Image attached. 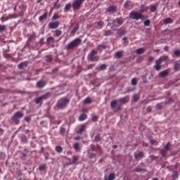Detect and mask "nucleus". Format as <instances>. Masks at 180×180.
Here are the masks:
<instances>
[{"label":"nucleus","mask_w":180,"mask_h":180,"mask_svg":"<svg viewBox=\"0 0 180 180\" xmlns=\"http://www.w3.org/2000/svg\"><path fill=\"white\" fill-rule=\"evenodd\" d=\"M130 101V96H127L123 98H118L117 100H114L110 102V108L112 109H116L115 112H119L122 107L117 105V103H121V105H126V103H129Z\"/></svg>","instance_id":"f257e3e1"},{"label":"nucleus","mask_w":180,"mask_h":180,"mask_svg":"<svg viewBox=\"0 0 180 180\" xmlns=\"http://www.w3.org/2000/svg\"><path fill=\"white\" fill-rule=\"evenodd\" d=\"M97 154H98V155H102V148H101L99 145H90L89 148L87 150L88 158L90 160H92L96 158Z\"/></svg>","instance_id":"f03ea898"},{"label":"nucleus","mask_w":180,"mask_h":180,"mask_svg":"<svg viewBox=\"0 0 180 180\" xmlns=\"http://www.w3.org/2000/svg\"><path fill=\"white\" fill-rule=\"evenodd\" d=\"M70 103V98L68 97H62L56 103V107L58 109H65Z\"/></svg>","instance_id":"7ed1b4c3"},{"label":"nucleus","mask_w":180,"mask_h":180,"mask_svg":"<svg viewBox=\"0 0 180 180\" xmlns=\"http://www.w3.org/2000/svg\"><path fill=\"white\" fill-rule=\"evenodd\" d=\"M129 18L130 19H133L134 20H146V18H147V15H144L141 14L140 12L132 11L129 13Z\"/></svg>","instance_id":"20e7f679"},{"label":"nucleus","mask_w":180,"mask_h":180,"mask_svg":"<svg viewBox=\"0 0 180 180\" xmlns=\"http://www.w3.org/2000/svg\"><path fill=\"white\" fill-rule=\"evenodd\" d=\"M81 43H82V39L76 38L67 45L66 50H74V49H77V47L80 46Z\"/></svg>","instance_id":"39448f33"},{"label":"nucleus","mask_w":180,"mask_h":180,"mask_svg":"<svg viewBox=\"0 0 180 180\" xmlns=\"http://www.w3.org/2000/svg\"><path fill=\"white\" fill-rule=\"evenodd\" d=\"M14 11H17L19 16H23V13L26 11V5L25 3L20 2L14 6Z\"/></svg>","instance_id":"423d86ee"},{"label":"nucleus","mask_w":180,"mask_h":180,"mask_svg":"<svg viewBox=\"0 0 180 180\" xmlns=\"http://www.w3.org/2000/svg\"><path fill=\"white\" fill-rule=\"evenodd\" d=\"M23 116H25L23 112L21 111H18L11 117V120L13 123H15V124H19L20 123V119H22Z\"/></svg>","instance_id":"0eeeda50"},{"label":"nucleus","mask_w":180,"mask_h":180,"mask_svg":"<svg viewBox=\"0 0 180 180\" xmlns=\"http://www.w3.org/2000/svg\"><path fill=\"white\" fill-rule=\"evenodd\" d=\"M51 96V93L47 92L45 94L34 98V102L37 105H41L43 103V101H46V99H49Z\"/></svg>","instance_id":"6e6552de"},{"label":"nucleus","mask_w":180,"mask_h":180,"mask_svg":"<svg viewBox=\"0 0 180 180\" xmlns=\"http://www.w3.org/2000/svg\"><path fill=\"white\" fill-rule=\"evenodd\" d=\"M168 60V56H163L160 57L156 61L155 65V68L156 71H160L161 70V64L163 61H167Z\"/></svg>","instance_id":"1a4fd4ad"},{"label":"nucleus","mask_w":180,"mask_h":180,"mask_svg":"<svg viewBox=\"0 0 180 180\" xmlns=\"http://www.w3.org/2000/svg\"><path fill=\"white\" fill-rule=\"evenodd\" d=\"M98 54V51L96 50H92L90 53H89L87 58L90 61H98L99 56H96Z\"/></svg>","instance_id":"9d476101"},{"label":"nucleus","mask_w":180,"mask_h":180,"mask_svg":"<svg viewBox=\"0 0 180 180\" xmlns=\"http://www.w3.org/2000/svg\"><path fill=\"white\" fill-rule=\"evenodd\" d=\"M84 2H85V0H75L72 4L73 11H79V9H81V6Z\"/></svg>","instance_id":"9b49d317"},{"label":"nucleus","mask_w":180,"mask_h":180,"mask_svg":"<svg viewBox=\"0 0 180 180\" xmlns=\"http://www.w3.org/2000/svg\"><path fill=\"white\" fill-rule=\"evenodd\" d=\"M134 158L136 161H139V160H141V158H144V152L139 151L138 153H135L134 154Z\"/></svg>","instance_id":"f8f14e48"},{"label":"nucleus","mask_w":180,"mask_h":180,"mask_svg":"<svg viewBox=\"0 0 180 180\" xmlns=\"http://www.w3.org/2000/svg\"><path fill=\"white\" fill-rule=\"evenodd\" d=\"M49 29H57L58 26H60V22L55 21V22H51L48 25Z\"/></svg>","instance_id":"ddd939ff"},{"label":"nucleus","mask_w":180,"mask_h":180,"mask_svg":"<svg viewBox=\"0 0 180 180\" xmlns=\"http://www.w3.org/2000/svg\"><path fill=\"white\" fill-rule=\"evenodd\" d=\"M116 11H117V6H110L106 8V12H108L109 13H115Z\"/></svg>","instance_id":"4468645a"},{"label":"nucleus","mask_w":180,"mask_h":180,"mask_svg":"<svg viewBox=\"0 0 180 180\" xmlns=\"http://www.w3.org/2000/svg\"><path fill=\"white\" fill-rule=\"evenodd\" d=\"M86 124H82L80 126V128L79 129V130H77V134H82V133H84V131H86Z\"/></svg>","instance_id":"2eb2a0df"},{"label":"nucleus","mask_w":180,"mask_h":180,"mask_svg":"<svg viewBox=\"0 0 180 180\" xmlns=\"http://www.w3.org/2000/svg\"><path fill=\"white\" fill-rule=\"evenodd\" d=\"M52 33L54 37H60V36L63 34V31H61V29H58L54 31H52Z\"/></svg>","instance_id":"dca6fc26"},{"label":"nucleus","mask_w":180,"mask_h":180,"mask_svg":"<svg viewBox=\"0 0 180 180\" xmlns=\"http://www.w3.org/2000/svg\"><path fill=\"white\" fill-rule=\"evenodd\" d=\"M148 8L149 7L148 6L141 4L140 6L139 13L143 15V13H144V12H147V11H148Z\"/></svg>","instance_id":"f3484780"},{"label":"nucleus","mask_w":180,"mask_h":180,"mask_svg":"<svg viewBox=\"0 0 180 180\" xmlns=\"http://www.w3.org/2000/svg\"><path fill=\"white\" fill-rule=\"evenodd\" d=\"M124 8H125V9H131L133 8V3L131 1L127 0L124 5Z\"/></svg>","instance_id":"a211bd4d"},{"label":"nucleus","mask_w":180,"mask_h":180,"mask_svg":"<svg viewBox=\"0 0 180 180\" xmlns=\"http://www.w3.org/2000/svg\"><path fill=\"white\" fill-rule=\"evenodd\" d=\"M45 85H47V82L46 81L41 80L37 83V88H44Z\"/></svg>","instance_id":"6ab92c4d"},{"label":"nucleus","mask_w":180,"mask_h":180,"mask_svg":"<svg viewBox=\"0 0 180 180\" xmlns=\"http://www.w3.org/2000/svg\"><path fill=\"white\" fill-rule=\"evenodd\" d=\"M114 23H117L120 26H122V24L124 22V19L122 18H117L116 19L114 20Z\"/></svg>","instance_id":"aec40b11"},{"label":"nucleus","mask_w":180,"mask_h":180,"mask_svg":"<svg viewBox=\"0 0 180 180\" xmlns=\"http://www.w3.org/2000/svg\"><path fill=\"white\" fill-rule=\"evenodd\" d=\"M116 178V174L115 173H111L109 174L108 177L105 176L104 180H115Z\"/></svg>","instance_id":"412c9836"},{"label":"nucleus","mask_w":180,"mask_h":180,"mask_svg":"<svg viewBox=\"0 0 180 180\" xmlns=\"http://www.w3.org/2000/svg\"><path fill=\"white\" fill-rule=\"evenodd\" d=\"M83 103L84 105H89V103H92V99L91 98V97H87L83 101Z\"/></svg>","instance_id":"4be33fe9"},{"label":"nucleus","mask_w":180,"mask_h":180,"mask_svg":"<svg viewBox=\"0 0 180 180\" xmlns=\"http://www.w3.org/2000/svg\"><path fill=\"white\" fill-rule=\"evenodd\" d=\"M169 72L168 70H164L160 72L159 75L161 78H164V77H167Z\"/></svg>","instance_id":"5701e85b"},{"label":"nucleus","mask_w":180,"mask_h":180,"mask_svg":"<svg viewBox=\"0 0 180 180\" xmlns=\"http://www.w3.org/2000/svg\"><path fill=\"white\" fill-rule=\"evenodd\" d=\"M87 117L86 114L83 113L79 117V122H84V120H86Z\"/></svg>","instance_id":"b1692460"},{"label":"nucleus","mask_w":180,"mask_h":180,"mask_svg":"<svg viewBox=\"0 0 180 180\" xmlns=\"http://www.w3.org/2000/svg\"><path fill=\"white\" fill-rule=\"evenodd\" d=\"M79 29V25H76L75 27H74V28L72 29V30L70 32V34H72V36L75 35V33H77V31Z\"/></svg>","instance_id":"393cba45"},{"label":"nucleus","mask_w":180,"mask_h":180,"mask_svg":"<svg viewBox=\"0 0 180 180\" xmlns=\"http://www.w3.org/2000/svg\"><path fill=\"white\" fill-rule=\"evenodd\" d=\"M171 146H172L171 144V142H168L164 147V150H165L166 151H171Z\"/></svg>","instance_id":"a878e982"},{"label":"nucleus","mask_w":180,"mask_h":180,"mask_svg":"<svg viewBox=\"0 0 180 180\" xmlns=\"http://www.w3.org/2000/svg\"><path fill=\"white\" fill-rule=\"evenodd\" d=\"M117 34L119 36H124L126 34V30L123 29H119L117 30Z\"/></svg>","instance_id":"bb28decb"},{"label":"nucleus","mask_w":180,"mask_h":180,"mask_svg":"<svg viewBox=\"0 0 180 180\" xmlns=\"http://www.w3.org/2000/svg\"><path fill=\"white\" fill-rule=\"evenodd\" d=\"M135 172H147V170L146 169H142L140 167H136L134 169Z\"/></svg>","instance_id":"cd10ccee"},{"label":"nucleus","mask_w":180,"mask_h":180,"mask_svg":"<svg viewBox=\"0 0 180 180\" xmlns=\"http://www.w3.org/2000/svg\"><path fill=\"white\" fill-rule=\"evenodd\" d=\"M108 47L106 44H100L97 46V50H99L100 51H102V50H105Z\"/></svg>","instance_id":"c85d7f7f"},{"label":"nucleus","mask_w":180,"mask_h":180,"mask_svg":"<svg viewBox=\"0 0 180 180\" xmlns=\"http://www.w3.org/2000/svg\"><path fill=\"white\" fill-rule=\"evenodd\" d=\"M47 44H53L54 43V37H49L46 39Z\"/></svg>","instance_id":"c756f323"},{"label":"nucleus","mask_w":180,"mask_h":180,"mask_svg":"<svg viewBox=\"0 0 180 180\" xmlns=\"http://www.w3.org/2000/svg\"><path fill=\"white\" fill-rule=\"evenodd\" d=\"M115 57L117 58H122V57H123V51L116 52Z\"/></svg>","instance_id":"7c9ffc66"},{"label":"nucleus","mask_w":180,"mask_h":180,"mask_svg":"<svg viewBox=\"0 0 180 180\" xmlns=\"http://www.w3.org/2000/svg\"><path fill=\"white\" fill-rule=\"evenodd\" d=\"M172 22H174V20L171 18H167L164 20V24L165 25H168L169 23H172Z\"/></svg>","instance_id":"2f4dec72"},{"label":"nucleus","mask_w":180,"mask_h":180,"mask_svg":"<svg viewBox=\"0 0 180 180\" xmlns=\"http://www.w3.org/2000/svg\"><path fill=\"white\" fill-rule=\"evenodd\" d=\"M140 99V94H135L133 96V101L134 102H137Z\"/></svg>","instance_id":"473e14b6"},{"label":"nucleus","mask_w":180,"mask_h":180,"mask_svg":"<svg viewBox=\"0 0 180 180\" xmlns=\"http://www.w3.org/2000/svg\"><path fill=\"white\" fill-rule=\"evenodd\" d=\"M167 152H168V150H166L165 149H162L160 150V154H161L162 157H163V158H165L167 157Z\"/></svg>","instance_id":"72a5a7b5"},{"label":"nucleus","mask_w":180,"mask_h":180,"mask_svg":"<svg viewBox=\"0 0 180 180\" xmlns=\"http://www.w3.org/2000/svg\"><path fill=\"white\" fill-rule=\"evenodd\" d=\"M46 18H47V13H44L42 15L39 16V22H43V20H44Z\"/></svg>","instance_id":"f704fd0d"},{"label":"nucleus","mask_w":180,"mask_h":180,"mask_svg":"<svg viewBox=\"0 0 180 180\" xmlns=\"http://www.w3.org/2000/svg\"><path fill=\"white\" fill-rule=\"evenodd\" d=\"M78 160H79V157L78 156H72V164L77 165Z\"/></svg>","instance_id":"c9c22d12"},{"label":"nucleus","mask_w":180,"mask_h":180,"mask_svg":"<svg viewBox=\"0 0 180 180\" xmlns=\"http://www.w3.org/2000/svg\"><path fill=\"white\" fill-rule=\"evenodd\" d=\"M172 176L174 179H178L179 174H178V172L174 171V172H173Z\"/></svg>","instance_id":"e433bc0d"},{"label":"nucleus","mask_w":180,"mask_h":180,"mask_svg":"<svg viewBox=\"0 0 180 180\" xmlns=\"http://www.w3.org/2000/svg\"><path fill=\"white\" fill-rule=\"evenodd\" d=\"M75 150H76V151H79V150H81V147L79 146V143H75L73 146Z\"/></svg>","instance_id":"4c0bfd02"},{"label":"nucleus","mask_w":180,"mask_h":180,"mask_svg":"<svg viewBox=\"0 0 180 180\" xmlns=\"http://www.w3.org/2000/svg\"><path fill=\"white\" fill-rule=\"evenodd\" d=\"M70 9H71V4H66L64 8L65 12H68V11H70Z\"/></svg>","instance_id":"58836bf2"},{"label":"nucleus","mask_w":180,"mask_h":180,"mask_svg":"<svg viewBox=\"0 0 180 180\" xmlns=\"http://www.w3.org/2000/svg\"><path fill=\"white\" fill-rule=\"evenodd\" d=\"M27 65V63L22 62L18 65V68H20L21 70L23 69V67H26Z\"/></svg>","instance_id":"ea45409f"},{"label":"nucleus","mask_w":180,"mask_h":180,"mask_svg":"<svg viewBox=\"0 0 180 180\" xmlns=\"http://www.w3.org/2000/svg\"><path fill=\"white\" fill-rule=\"evenodd\" d=\"M145 50L143 48H139L138 49H136V53L137 54H143V53H144Z\"/></svg>","instance_id":"a19ab883"},{"label":"nucleus","mask_w":180,"mask_h":180,"mask_svg":"<svg viewBox=\"0 0 180 180\" xmlns=\"http://www.w3.org/2000/svg\"><path fill=\"white\" fill-rule=\"evenodd\" d=\"M96 25L98 26L99 29H102V27H103V22L102 21L96 22Z\"/></svg>","instance_id":"79ce46f5"},{"label":"nucleus","mask_w":180,"mask_h":180,"mask_svg":"<svg viewBox=\"0 0 180 180\" xmlns=\"http://www.w3.org/2000/svg\"><path fill=\"white\" fill-rule=\"evenodd\" d=\"M6 30V25H0V33H4Z\"/></svg>","instance_id":"37998d69"},{"label":"nucleus","mask_w":180,"mask_h":180,"mask_svg":"<svg viewBox=\"0 0 180 180\" xmlns=\"http://www.w3.org/2000/svg\"><path fill=\"white\" fill-rule=\"evenodd\" d=\"M150 11V12H155V11H157V6L155 5H151Z\"/></svg>","instance_id":"c03bdc74"},{"label":"nucleus","mask_w":180,"mask_h":180,"mask_svg":"<svg viewBox=\"0 0 180 180\" xmlns=\"http://www.w3.org/2000/svg\"><path fill=\"white\" fill-rule=\"evenodd\" d=\"M112 34V31L110 30H104V36L108 37Z\"/></svg>","instance_id":"a18cd8bd"},{"label":"nucleus","mask_w":180,"mask_h":180,"mask_svg":"<svg viewBox=\"0 0 180 180\" xmlns=\"http://www.w3.org/2000/svg\"><path fill=\"white\" fill-rule=\"evenodd\" d=\"M56 153H63V148L61 146H56Z\"/></svg>","instance_id":"49530a36"},{"label":"nucleus","mask_w":180,"mask_h":180,"mask_svg":"<svg viewBox=\"0 0 180 180\" xmlns=\"http://www.w3.org/2000/svg\"><path fill=\"white\" fill-rule=\"evenodd\" d=\"M151 24V21H150V20H146L144 22H143V25L144 26H150V25Z\"/></svg>","instance_id":"de8ad7c7"},{"label":"nucleus","mask_w":180,"mask_h":180,"mask_svg":"<svg viewBox=\"0 0 180 180\" xmlns=\"http://www.w3.org/2000/svg\"><path fill=\"white\" fill-rule=\"evenodd\" d=\"M101 140H102L101 139V135H97L95 136L94 141H96V143H99V141H101Z\"/></svg>","instance_id":"09e8293b"},{"label":"nucleus","mask_w":180,"mask_h":180,"mask_svg":"<svg viewBox=\"0 0 180 180\" xmlns=\"http://www.w3.org/2000/svg\"><path fill=\"white\" fill-rule=\"evenodd\" d=\"M16 17H17L16 14H13V15H10V18L9 17L4 18V20L6 21V20H9V19H12V18H16Z\"/></svg>","instance_id":"8fccbe9b"},{"label":"nucleus","mask_w":180,"mask_h":180,"mask_svg":"<svg viewBox=\"0 0 180 180\" xmlns=\"http://www.w3.org/2000/svg\"><path fill=\"white\" fill-rule=\"evenodd\" d=\"M98 119H99V117L98 115H94L92 117L91 120L92 122H98Z\"/></svg>","instance_id":"3c124183"},{"label":"nucleus","mask_w":180,"mask_h":180,"mask_svg":"<svg viewBox=\"0 0 180 180\" xmlns=\"http://www.w3.org/2000/svg\"><path fill=\"white\" fill-rule=\"evenodd\" d=\"M39 171H44L46 169V165H41L39 167Z\"/></svg>","instance_id":"603ef678"},{"label":"nucleus","mask_w":180,"mask_h":180,"mask_svg":"<svg viewBox=\"0 0 180 180\" xmlns=\"http://www.w3.org/2000/svg\"><path fill=\"white\" fill-rule=\"evenodd\" d=\"M131 85H134V86L137 85V79H136V78H133L131 79Z\"/></svg>","instance_id":"864d4df0"},{"label":"nucleus","mask_w":180,"mask_h":180,"mask_svg":"<svg viewBox=\"0 0 180 180\" xmlns=\"http://www.w3.org/2000/svg\"><path fill=\"white\" fill-rule=\"evenodd\" d=\"M53 20H57V19H60V15L58 14H54L52 17Z\"/></svg>","instance_id":"5fc2aeb1"},{"label":"nucleus","mask_w":180,"mask_h":180,"mask_svg":"<svg viewBox=\"0 0 180 180\" xmlns=\"http://www.w3.org/2000/svg\"><path fill=\"white\" fill-rule=\"evenodd\" d=\"M46 61H47V63H51V61H53V58L51 56H47Z\"/></svg>","instance_id":"6e6d98bb"},{"label":"nucleus","mask_w":180,"mask_h":180,"mask_svg":"<svg viewBox=\"0 0 180 180\" xmlns=\"http://www.w3.org/2000/svg\"><path fill=\"white\" fill-rule=\"evenodd\" d=\"M106 67H108V65H106L105 64H102L100 66V70H106Z\"/></svg>","instance_id":"4d7b16f0"},{"label":"nucleus","mask_w":180,"mask_h":180,"mask_svg":"<svg viewBox=\"0 0 180 180\" xmlns=\"http://www.w3.org/2000/svg\"><path fill=\"white\" fill-rule=\"evenodd\" d=\"M174 56H176V57H179L180 56V51L179 50H176L174 51Z\"/></svg>","instance_id":"13d9d810"},{"label":"nucleus","mask_w":180,"mask_h":180,"mask_svg":"<svg viewBox=\"0 0 180 180\" xmlns=\"http://www.w3.org/2000/svg\"><path fill=\"white\" fill-rule=\"evenodd\" d=\"M32 120V118L30 117H25L24 120H25V122H30V120Z\"/></svg>","instance_id":"bf43d9fd"},{"label":"nucleus","mask_w":180,"mask_h":180,"mask_svg":"<svg viewBox=\"0 0 180 180\" xmlns=\"http://www.w3.org/2000/svg\"><path fill=\"white\" fill-rule=\"evenodd\" d=\"M21 140L23 143H27V139H26V136L21 137Z\"/></svg>","instance_id":"052dcab7"},{"label":"nucleus","mask_w":180,"mask_h":180,"mask_svg":"<svg viewBox=\"0 0 180 180\" xmlns=\"http://www.w3.org/2000/svg\"><path fill=\"white\" fill-rule=\"evenodd\" d=\"M24 151H25L26 153H22L23 157H26L27 155V154L29 153V150L25 149Z\"/></svg>","instance_id":"680f3d73"},{"label":"nucleus","mask_w":180,"mask_h":180,"mask_svg":"<svg viewBox=\"0 0 180 180\" xmlns=\"http://www.w3.org/2000/svg\"><path fill=\"white\" fill-rule=\"evenodd\" d=\"M24 151H25L26 153H22L23 157H26L27 155V154L29 153V150L25 149Z\"/></svg>","instance_id":"e2e57ef3"},{"label":"nucleus","mask_w":180,"mask_h":180,"mask_svg":"<svg viewBox=\"0 0 180 180\" xmlns=\"http://www.w3.org/2000/svg\"><path fill=\"white\" fill-rule=\"evenodd\" d=\"M157 143V141L155 139H150V144L154 145Z\"/></svg>","instance_id":"0e129e2a"},{"label":"nucleus","mask_w":180,"mask_h":180,"mask_svg":"<svg viewBox=\"0 0 180 180\" xmlns=\"http://www.w3.org/2000/svg\"><path fill=\"white\" fill-rule=\"evenodd\" d=\"M153 110V108H151V106H148L147 108V112H151Z\"/></svg>","instance_id":"69168bd1"},{"label":"nucleus","mask_w":180,"mask_h":180,"mask_svg":"<svg viewBox=\"0 0 180 180\" xmlns=\"http://www.w3.org/2000/svg\"><path fill=\"white\" fill-rule=\"evenodd\" d=\"M61 5L60 4H55L56 9H60Z\"/></svg>","instance_id":"338daca9"},{"label":"nucleus","mask_w":180,"mask_h":180,"mask_svg":"<svg viewBox=\"0 0 180 180\" xmlns=\"http://www.w3.org/2000/svg\"><path fill=\"white\" fill-rule=\"evenodd\" d=\"M153 60H154V57H153V56L148 57V61H153Z\"/></svg>","instance_id":"774afa93"}]
</instances>
